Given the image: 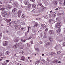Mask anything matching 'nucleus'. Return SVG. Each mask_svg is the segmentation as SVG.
Instances as JSON below:
<instances>
[{"instance_id": "f257e3e1", "label": "nucleus", "mask_w": 65, "mask_h": 65, "mask_svg": "<svg viewBox=\"0 0 65 65\" xmlns=\"http://www.w3.org/2000/svg\"><path fill=\"white\" fill-rule=\"evenodd\" d=\"M61 22H58L55 25V27H57L58 28H60L61 27Z\"/></svg>"}, {"instance_id": "f03ea898", "label": "nucleus", "mask_w": 65, "mask_h": 65, "mask_svg": "<svg viewBox=\"0 0 65 65\" xmlns=\"http://www.w3.org/2000/svg\"><path fill=\"white\" fill-rule=\"evenodd\" d=\"M6 15H7V13H6V12L5 11H4L2 14V17H5L6 16Z\"/></svg>"}, {"instance_id": "7ed1b4c3", "label": "nucleus", "mask_w": 65, "mask_h": 65, "mask_svg": "<svg viewBox=\"0 0 65 65\" xmlns=\"http://www.w3.org/2000/svg\"><path fill=\"white\" fill-rule=\"evenodd\" d=\"M17 13L18 15V17L20 18L21 15V14H22V11L21 10L18 11L17 12Z\"/></svg>"}, {"instance_id": "20e7f679", "label": "nucleus", "mask_w": 65, "mask_h": 65, "mask_svg": "<svg viewBox=\"0 0 65 65\" xmlns=\"http://www.w3.org/2000/svg\"><path fill=\"white\" fill-rule=\"evenodd\" d=\"M18 3L17 2H14L13 3V5L14 7H17L18 6Z\"/></svg>"}, {"instance_id": "39448f33", "label": "nucleus", "mask_w": 65, "mask_h": 65, "mask_svg": "<svg viewBox=\"0 0 65 65\" xmlns=\"http://www.w3.org/2000/svg\"><path fill=\"white\" fill-rule=\"evenodd\" d=\"M49 33L50 34V35H51V34H54V31L51 30H49Z\"/></svg>"}, {"instance_id": "423d86ee", "label": "nucleus", "mask_w": 65, "mask_h": 65, "mask_svg": "<svg viewBox=\"0 0 65 65\" xmlns=\"http://www.w3.org/2000/svg\"><path fill=\"white\" fill-rule=\"evenodd\" d=\"M29 3V0H26V2H24V3L25 4V5H28Z\"/></svg>"}, {"instance_id": "0eeeda50", "label": "nucleus", "mask_w": 65, "mask_h": 65, "mask_svg": "<svg viewBox=\"0 0 65 65\" xmlns=\"http://www.w3.org/2000/svg\"><path fill=\"white\" fill-rule=\"evenodd\" d=\"M38 26V23L36 22H35L34 27L35 28V27H37Z\"/></svg>"}, {"instance_id": "6e6552de", "label": "nucleus", "mask_w": 65, "mask_h": 65, "mask_svg": "<svg viewBox=\"0 0 65 65\" xmlns=\"http://www.w3.org/2000/svg\"><path fill=\"white\" fill-rule=\"evenodd\" d=\"M11 7H12L11 6L8 5L6 7V8L8 9H10V8H11Z\"/></svg>"}, {"instance_id": "1a4fd4ad", "label": "nucleus", "mask_w": 65, "mask_h": 65, "mask_svg": "<svg viewBox=\"0 0 65 65\" xmlns=\"http://www.w3.org/2000/svg\"><path fill=\"white\" fill-rule=\"evenodd\" d=\"M41 26L43 28H46V26L44 24H42Z\"/></svg>"}, {"instance_id": "9d476101", "label": "nucleus", "mask_w": 65, "mask_h": 65, "mask_svg": "<svg viewBox=\"0 0 65 65\" xmlns=\"http://www.w3.org/2000/svg\"><path fill=\"white\" fill-rule=\"evenodd\" d=\"M26 40H27L26 39H24L23 38H22L21 39V41L22 42H25L26 41Z\"/></svg>"}, {"instance_id": "9b49d317", "label": "nucleus", "mask_w": 65, "mask_h": 65, "mask_svg": "<svg viewBox=\"0 0 65 65\" xmlns=\"http://www.w3.org/2000/svg\"><path fill=\"white\" fill-rule=\"evenodd\" d=\"M52 16H53V17H55L56 15V13H55L54 12H52Z\"/></svg>"}, {"instance_id": "f8f14e48", "label": "nucleus", "mask_w": 65, "mask_h": 65, "mask_svg": "<svg viewBox=\"0 0 65 65\" xmlns=\"http://www.w3.org/2000/svg\"><path fill=\"white\" fill-rule=\"evenodd\" d=\"M7 42L6 41L4 42L3 45L4 46H5L6 45H7Z\"/></svg>"}, {"instance_id": "ddd939ff", "label": "nucleus", "mask_w": 65, "mask_h": 65, "mask_svg": "<svg viewBox=\"0 0 65 65\" xmlns=\"http://www.w3.org/2000/svg\"><path fill=\"white\" fill-rule=\"evenodd\" d=\"M21 28V27L20 26V25H18L15 27V29H20Z\"/></svg>"}, {"instance_id": "4468645a", "label": "nucleus", "mask_w": 65, "mask_h": 65, "mask_svg": "<svg viewBox=\"0 0 65 65\" xmlns=\"http://www.w3.org/2000/svg\"><path fill=\"white\" fill-rule=\"evenodd\" d=\"M55 54V52H52L51 53V55H52V56H54V55Z\"/></svg>"}, {"instance_id": "2eb2a0df", "label": "nucleus", "mask_w": 65, "mask_h": 65, "mask_svg": "<svg viewBox=\"0 0 65 65\" xmlns=\"http://www.w3.org/2000/svg\"><path fill=\"white\" fill-rule=\"evenodd\" d=\"M53 63H57L58 61L56 60H55L53 61Z\"/></svg>"}, {"instance_id": "dca6fc26", "label": "nucleus", "mask_w": 65, "mask_h": 65, "mask_svg": "<svg viewBox=\"0 0 65 65\" xmlns=\"http://www.w3.org/2000/svg\"><path fill=\"white\" fill-rule=\"evenodd\" d=\"M49 39L50 41H51V42L53 41V38H52V37L50 36Z\"/></svg>"}, {"instance_id": "f3484780", "label": "nucleus", "mask_w": 65, "mask_h": 65, "mask_svg": "<svg viewBox=\"0 0 65 65\" xmlns=\"http://www.w3.org/2000/svg\"><path fill=\"white\" fill-rule=\"evenodd\" d=\"M57 31L58 33H59L61 32V29H60L59 28L57 30Z\"/></svg>"}, {"instance_id": "a211bd4d", "label": "nucleus", "mask_w": 65, "mask_h": 65, "mask_svg": "<svg viewBox=\"0 0 65 65\" xmlns=\"http://www.w3.org/2000/svg\"><path fill=\"white\" fill-rule=\"evenodd\" d=\"M16 10H17V8H14L12 10V12H15Z\"/></svg>"}, {"instance_id": "6ab92c4d", "label": "nucleus", "mask_w": 65, "mask_h": 65, "mask_svg": "<svg viewBox=\"0 0 65 65\" xmlns=\"http://www.w3.org/2000/svg\"><path fill=\"white\" fill-rule=\"evenodd\" d=\"M48 30V28H46L45 30L44 33H47Z\"/></svg>"}, {"instance_id": "aec40b11", "label": "nucleus", "mask_w": 65, "mask_h": 65, "mask_svg": "<svg viewBox=\"0 0 65 65\" xmlns=\"http://www.w3.org/2000/svg\"><path fill=\"white\" fill-rule=\"evenodd\" d=\"M44 35L43 37L44 38H46L47 37V34L46 33H44Z\"/></svg>"}, {"instance_id": "412c9836", "label": "nucleus", "mask_w": 65, "mask_h": 65, "mask_svg": "<svg viewBox=\"0 0 65 65\" xmlns=\"http://www.w3.org/2000/svg\"><path fill=\"white\" fill-rule=\"evenodd\" d=\"M11 21V20L8 19L6 20V22L7 23H9Z\"/></svg>"}, {"instance_id": "4be33fe9", "label": "nucleus", "mask_w": 65, "mask_h": 65, "mask_svg": "<svg viewBox=\"0 0 65 65\" xmlns=\"http://www.w3.org/2000/svg\"><path fill=\"white\" fill-rule=\"evenodd\" d=\"M21 45H22V43H20L18 44L17 46L18 47H20Z\"/></svg>"}, {"instance_id": "5701e85b", "label": "nucleus", "mask_w": 65, "mask_h": 65, "mask_svg": "<svg viewBox=\"0 0 65 65\" xmlns=\"http://www.w3.org/2000/svg\"><path fill=\"white\" fill-rule=\"evenodd\" d=\"M19 40V39H17L14 40V41L15 42H18Z\"/></svg>"}, {"instance_id": "b1692460", "label": "nucleus", "mask_w": 65, "mask_h": 65, "mask_svg": "<svg viewBox=\"0 0 65 65\" xmlns=\"http://www.w3.org/2000/svg\"><path fill=\"white\" fill-rule=\"evenodd\" d=\"M21 58H22V60H25V56H22Z\"/></svg>"}, {"instance_id": "393cba45", "label": "nucleus", "mask_w": 65, "mask_h": 65, "mask_svg": "<svg viewBox=\"0 0 65 65\" xmlns=\"http://www.w3.org/2000/svg\"><path fill=\"white\" fill-rule=\"evenodd\" d=\"M9 52L8 51H7L6 53V55H8L9 54Z\"/></svg>"}, {"instance_id": "a878e982", "label": "nucleus", "mask_w": 65, "mask_h": 65, "mask_svg": "<svg viewBox=\"0 0 65 65\" xmlns=\"http://www.w3.org/2000/svg\"><path fill=\"white\" fill-rule=\"evenodd\" d=\"M12 23L13 24H14V26H15V22L14 21H12Z\"/></svg>"}, {"instance_id": "bb28decb", "label": "nucleus", "mask_w": 65, "mask_h": 65, "mask_svg": "<svg viewBox=\"0 0 65 65\" xmlns=\"http://www.w3.org/2000/svg\"><path fill=\"white\" fill-rule=\"evenodd\" d=\"M54 4L55 5H57V2L56 1H54Z\"/></svg>"}, {"instance_id": "cd10ccee", "label": "nucleus", "mask_w": 65, "mask_h": 65, "mask_svg": "<svg viewBox=\"0 0 65 65\" xmlns=\"http://www.w3.org/2000/svg\"><path fill=\"white\" fill-rule=\"evenodd\" d=\"M39 6H40L41 7H42V6H42V4L41 3H39Z\"/></svg>"}, {"instance_id": "c85d7f7f", "label": "nucleus", "mask_w": 65, "mask_h": 65, "mask_svg": "<svg viewBox=\"0 0 65 65\" xmlns=\"http://www.w3.org/2000/svg\"><path fill=\"white\" fill-rule=\"evenodd\" d=\"M36 6V5H35L34 4H33L32 5V7H33V8H35V7Z\"/></svg>"}, {"instance_id": "c756f323", "label": "nucleus", "mask_w": 65, "mask_h": 65, "mask_svg": "<svg viewBox=\"0 0 65 65\" xmlns=\"http://www.w3.org/2000/svg\"><path fill=\"white\" fill-rule=\"evenodd\" d=\"M13 47L14 48H17V45H14Z\"/></svg>"}, {"instance_id": "7c9ffc66", "label": "nucleus", "mask_w": 65, "mask_h": 65, "mask_svg": "<svg viewBox=\"0 0 65 65\" xmlns=\"http://www.w3.org/2000/svg\"><path fill=\"white\" fill-rule=\"evenodd\" d=\"M40 62V61L39 60H38L36 62V64H38V63H39Z\"/></svg>"}, {"instance_id": "2f4dec72", "label": "nucleus", "mask_w": 65, "mask_h": 65, "mask_svg": "<svg viewBox=\"0 0 65 65\" xmlns=\"http://www.w3.org/2000/svg\"><path fill=\"white\" fill-rule=\"evenodd\" d=\"M51 43L50 42H48L47 43H46V44L47 45H50L51 44Z\"/></svg>"}, {"instance_id": "473e14b6", "label": "nucleus", "mask_w": 65, "mask_h": 65, "mask_svg": "<svg viewBox=\"0 0 65 65\" xmlns=\"http://www.w3.org/2000/svg\"><path fill=\"white\" fill-rule=\"evenodd\" d=\"M10 14V12H8L7 14V16H8V17H9V16Z\"/></svg>"}, {"instance_id": "72a5a7b5", "label": "nucleus", "mask_w": 65, "mask_h": 65, "mask_svg": "<svg viewBox=\"0 0 65 65\" xmlns=\"http://www.w3.org/2000/svg\"><path fill=\"white\" fill-rule=\"evenodd\" d=\"M21 48L23 49L24 48V45H22L21 47Z\"/></svg>"}, {"instance_id": "f704fd0d", "label": "nucleus", "mask_w": 65, "mask_h": 65, "mask_svg": "<svg viewBox=\"0 0 65 65\" xmlns=\"http://www.w3.org/2000/svg\"><path fill=\"white\" fill-rule=\"evenodd\" d=\"M49 21L50 22H53V20L52 19H50L49 20Z\"/></svg>"}, {"instance_id": "c9c22d12", "label": "nucleus", "mask_w": 65, "mask_h": 65, "mask_svg": "<svg viewBox=\"0 0 65 65\" xmlns=\"http://www.w3.org/2000/svg\"><path fill=\"white\" fill-rule=\"evenodd\" d=\"M27 45L28 47H29V46H30V45L29 44V43H27Z\"/></svg>"}, {"instance_id": "e433bc0d", "label": "nucleus", "mask_w": 65, "mask_h": 65, "mask_svg": "<svg viewBox=\"0 0 65 65\" xmlns=\"http://www.w3.org/2000/svg\"><path fill=\"white\" fill-rule=\"evenodd\" d=\"M11 25H10V24H8L7 25V27H9V26H10Z\"/></svg>"}, {"instance_id": "4c0bfd02", "label": "nucleus", "mask_w": 65, "mask_h": 65, "mask_svg": "<svg viewBox=\"0 0 65 65\" xmlns=\"http://www.w3.org/2000/svg\"><path fill=\"white\" fill-rule=\"evenodd\" d=\"M44 8H42L41 9V11H44Z\"/></svg>"}, {"instance_id": "58836bf2", "label": "nucleus", "mask_w": 65, "mask_h": 65, "mask_svg": "<svg viewBox=\"0 0 65 65\" xmlns=\"http://www.w3.org/2000/svg\"><path fill=\"white\" fill-rule=\"evenodd\" d=\"M57 54H61V52L60 51H58L57 52Z\"/></svg>"}, {"instance_id": "ea45409f", "label": "nucleus", "mask_w": 65, "mask_h": 65, "mask_svg": "<svg viewBox=\"0 0 65 65\" xmlns=\"http://www.w3.org/2000/svg\"><path fill=\"white\" fill-rule=\"evenodd\" d=\"M62 1L61 0L59 1V3L60 4H62Z\"/></svg>"}, {"instance_id": "a19ab883", "label": "nucleus", "mask_w": 65, "mask_h": 65, "mask_svg": "<svg viewBox=\"0 0 65 65\" xmlns=\"http://www.w3.org/2000/svg\"><path fill=\"white\" fill-rule=\"evenodd\" d=\"M21 7L22 8H25V6H22V5H21Z\"/></svg>"}, {"instance_id": "79ce46f5", "label": "nucleus", "mask_w": 65, "mask_h": 65, "mask_svg": "<svg viewBox=\"0 0 65 65\" xmlns=\"http://www.w3.org/2000/svg\"><path fill=\"white\" fill-rule=\"evenodd\" d=\"M5 9V8H2L1 9V10L2 11L4 10Z\"/></svg>"}, {"instance_id": "37998d69", "label": "nucleus", "mask_w": 65, "mask_h": 65, "mask_svg": "<svg viewBox=\"0 0 65 65\" xmlns=\"http://www.w3.org/2000/svg\"><path fill=\"white\" fill-rule=\"evenodd\" d=\"M22 18H25V16L24 15H22Z\"/></svg>"}, {"instance_id": "c03bdc74", "label": "nucleus", "mask_w": 65, "mask_h": 65, "mask_svg": "<svg viewBox=\"0 0 65 65\" xmlns=\"http://www.w3.org/2000/svg\"><path fill=\"white\" fill-rule=\"evenodd\" d=\"M34 54L35 55V56H37V55H38V53H34Z\"/></svg>"}, {"instance_id": "a18cd8bd", "label": "nucleus", "mask_w": 65, "mask_h": 65, "mask_svg": "<svg viewBox=\"0 0 65 65\" xmlns=\"http://www.w3.org/2000/svg\"><path fill=\"white\" fill-rule=\"evenodd\" d=\"M47 60L48 63H49V62H50V60L49 59H47Z\"/></svg>"}, {"instance_id": "49530a36", "label": "nucleus", "mask_w": 65, "mask_h": 65, "mask_svg": "<svg viewBox=\"0 0 65 65\" xmlns=\"http://www.w3.org/2000/svg\"><path fill=\"white\" fill-rule=\"evenodd\" d=\"M63 45L64 46H65V42H64L63 43Z\"/></svg>"}, {"instance_id": "de8ad7c7", "label": "nucleus", "mask_w": 65, "mask_h": 65, "mask_svg": "<svg viewBox=\"0 0 65 65\" xmlns=\"http://www.w3.org/2000/svg\"><path fill=\"white\" fill-rule=\"evenodd\" d=\"M2 35V33H0V37H1Z\"/></svg>"}, {"instance_id": "09e8293b", "label": "nucleus", "mask_w": 65, "mask_h": 65, "mask_svg": "<svg viewBox=\"0 0 65 65\" xmlns=\"http://www.w3.org/2000/svg\"><path fill=\"white\" fill-rule=\"evenodd\" d=\"M31 7V4H29L28 5V7Z\"/></svg>"}, {"instance_id": "8fccbe9b", "label": "nucleus", "mask_w": 65, "mask_h": 65, "mask_svg": "<svg viewBox=\"0 0 65 65\" xmlns=\"http://www.w3.org/2000/svg\"><path fill=\"white\" fill-rule=\"evenodd\" d=\"M32 57H34V56H35V55H34V53L33 54H32Z\"/></svg>"}, {"instance_id": "3c124183", "label": "nucleus", "mask_w": 65, "mask_h": 65, "mask_svg": "<svg viewBox=\"0 0 65 65\" xmlns=\"http://www.w3.org/2000/svg\"><path fill=\"white\" fill-rule=\"evenodd\" d=\"M50 18H52V15L51 14H49Z\"/></svg>"}, {"instance_id": "603ef678", "label": "nucleus", "mask_w": 65, "mask_h": 65, "mask_svg": "<svg viewBox=\"0 0 65 65\" xmlns=\"http://www.w3.org/2000/svg\"><path fill=\"white\" fill-rule=\"evenodd\" d=\"M24 30V28L23 27H22L21 30Z\"/></svg>"}, {"instance_id": "864d4df0", "label": "nucleus", "mask_w": 65, "mask_h": 65, "mask_svg": "<svg viewBox=\"0 0 65 65\" xmlns=\"http://www.w3.org/2000/svg\"><path fill=\"white\" fill-rule=\"evenodd\" d=\"M39 43H40V44H41V43H42V42L40 41L39 42Z\"/></svg>"}, {"instance_id": "5fc2aeb1", "label": "nucleus", "mask_w": 65, "mask_h": 65, "mask_svg": "<svg viewBox=\"0 0 65 65\" xmlns=\"http://www.w3.org/2000/svg\"><path fill=\"white\" fill-rule=\"evenodd\" d=\"M34 12H35V13H38V12H37V11H35Z\"/></svg>"}, {"instance_id": "6e6d98bb", "label": "nucleus", "mask_w": 65, "mask_h": 65, "mask_svg": "<svg viewBox=\"0 0 65 65\" xmlns=\"http://www.w3.org/2000/svg\"><path fill=\"white\" fill-rule=\"evenodd\" d=\"M30 43H31V44H33V41L31 42Z\"/></svg>"}, {"instance_id": "4d7b16f0", "label": "nucleus", "mask_w": 65, "mask_h": 65, "mask_svg": "<svg viewBox=\"0 0 65 65\" xmlns=\"http://www.w3.org/2000/svg\"><path fill=\"white\" fill-rule=\"evenodd\" d=\"M59 10V9L58 8H57L55 9V10Z\"/></svg>"}, {"instance_id": "13d9d810", "label": "nucleus", "mask_w": 65, "mask_h": 65, "mask_svg": "<svg viewBox=\"0 0 65 65\" xmlns=\"http://www.w3.org/2000/svg\"><path fill=\"white\" fill-rule=\"evenodd\" d=\"M40 36L41 37H42V34H40Z\"/></svg>"}, {"instance_id": "bf43d9fd", "label": "nucleus", "mask_w": 65, "mask_h": 65, "mask_svg": "<svg viewBox=\"0 0 65 65\" xmlns=\"http://www.w3.org/2000/svg\"><path fill=\"white\" fill-rule=\"evenodd\" d=\"M31 1H32V2H34L35 0H30Z\"/></svg>"}, {"instance_id": "052dcab7", "label": "nucleus", "mask_w": 65, "mask_h": 65, "mask_svg": "<svg viewBox=\"0 0 65 65\" xmlns=\"http://www.w3.org/2000/svg\"><path fill=\"white\" fill-rule=\"evenodd\" d=\"M6 32V33H8V32H9V31H8V30H7Z\"/></svg>"}, {"instance_id": "680f3d73", "label": "nucleus", "mask_w": 65, "mask_h": 65, "mask_svg": "<svg viewBox=\"0 0 65 65\" xmlns=\"http://www.w3.org/2000/svg\"><path fill=\"white\" fill-rule=\"evenodd\" d=\"M52 12H53V11H52V10L50 11V13H52Z\"/></svg>"}, {"instance_id": "e2e57ef3", "label": "nucleus", "mask_w": 65, "mask_h": 65, "mask_svg": "<svg viewBox=\"0 0 65 65\" xmlns=\"http://www.w3.org/2000/svg\"><path fill=\"white\" fill-rule=\"evenodd\" d=\"M19 1L21 2H22L23 0H19Z\"/></svg>"}, {"instance_id": "0e129e2a", "label": "nucleus", "mask_w": 65, "mask_h": 65, "mask_svg": "<svg viewBox=\"0 0 65 65\" xmlns=\"http://www.w3.org/2000/svg\"><path fill=\"white\" fill-rule=\"evenodd\" d=\"M6 62H9V60H7Z\"/></svg>"}, {"instance_id": "69168bd1", "label": "nucleus", "mask_w": 65, "mask_h": 65, "mask_svg": "<svg viewBox=\"0 0 65 65\" xmlns=\"http://www.w3.org/2000/svg\"><path fill=\"white\" fill-rule=\"evenodd\" d=\"M2 4V2L0 1V4Z\"/></svg>"}, {"instance_id": "338daca9", "label": "nucleus", "mask_w": 65, "mask_h": 65, "mask_svg": "<svg viewBox=\"0 0 65 65\" xmlns=\"http://www.w3.org/2000/svg\"><path fill=\"white\" fill-rule=\"evenodd\" d=\"M58 63H61V61H59L58 62Z\"/></svg>"}, {"instance_id": "774afa93", "label": "nucleus", "mask_w": 65, "mask_h": 65, "mask_svg": "<svg viewBox=\"0 0 65 65\" xmlns=\"http://www.w3.org/2000/svg\"><path fill=\"white\" fill-rule=\"evenodd\" d=\"M32 38V37H29V39H31V38Z\"/></svg>"}]
</instances>
